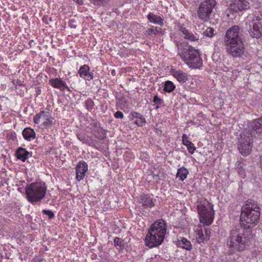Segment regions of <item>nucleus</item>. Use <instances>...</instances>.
I'll use <instances>...</instances> for the list:
<instances>
[{"label": "nucleus", "instance_id": "1", "mask_svg": "<svg viewBox=\"0 0 262 262\" xmlns=\"http://www.w3.org/2000/svg\"><path fill=\"white\" fill-rule=\"evenodd\" d=\"M242 227H235L229 233L226 240L227 247L232 252L243 251L251 244L252 235L250 231H244Z\"/></svg>", "mask_w": 262, "mask_h": 262}, {"label": "nucleus", "instance_id": "2", "mask_svg": "<svg viewBox=\"0 0 262 262\" xmlns=\"http://www.w3.org/2000/svg\"><path fill=\"white\" fill-rule=\"evenodd\" d=\"M260 208L257 202L253 200H248L243 207L241 214V227L249 229L256 226L259 220Z\"/></svg>", "mask_w": 262, "mask_h": 262}, {"label": "nucleus", "instance_id": "3", "mask_svg": "<svg viewBox=\"0 0 262 262\" xmlns=\"http://www.w3.org/2000/svg\"><path fill=\"white\" fill-rule=\"evenodd\" d=\"M166 231L165 221L163 220L156 221L148 230L145 239V245L149 248L160 245L163 241Z\"/></svg>", "mask_w": 262, "mask_h": 262}, {"label": "nucleus", "instance_id": "4", "mask_svg": "<svg viewBox=\"0 0 262 262\" xmlns=\"http://www.w3.org/2000/svg\"><path fill=\"white\" fill-rule=\"evenodd\" d=\"M178 54L185 63L191 68H199L202 60L196 50L187 43L178 45Z\"/></svg>", "mask_w": 262, "mask_h": 262}, {"label": "nucleus", "instance_id": "5", "mask_svg": "<svg viewBox=\"0 0 262 262\" xmlns=\"http://www.w3.org/2000/svg\"><path fill=\"white\" fill-rule=\"evenodd\" d=\"M47 192V186L43 182H35L30 184L26 188L27 198L32 204L40 202Z\"/></svg>", "mask_w": 262, "mask_h": 262}, {"label": "nucleus", "instance_id": "6", "mask_svg": "<svg viewBox=\"0 0 262 262\" xmlns=\"http://www.w3.org/2000/svg\"><path fill=\"white\" fill-rule=\"evenodd\" d=\"M198 211L200 222L207 225H210L213 220L214 211L213 206L205 199H201L198 205Z\"/></svg>", "mask_w": 262, "mask_h": 262}, {"label": "nucleus", "instance_id": "7", "mask_svg": "<svg viewBox=\"0 0 262 262\" xmlns=\"http://www.w3.org/2000/svg\"><path fill=\"white\" fill-rule=\"evenodd\" d=\"M253 135L249 129L244 130L238 139V148L241 154L245 156L250 154L252 147Z\"/></svg>", "mask_w": 262, "mask_h": 262}, {"label": "nucleus", "instance_id": "8", "mask_svg": "<svg viewBox=\"0 0 262 262\" xmlns=\"http://www.w3.org/2000/svg\"><path fill=\"white\" fill-rule=\"evenodd\" d=\"M215 0H205L202 2L198 9L197 13L200 19L207 21L210 17L213 8L216 5Z\"/></svg>", "mask_w": 262, "mask_h": 262}, {"label": "nucleus", "instance_id": "9", "mask_svg": "<svg viewBox=\"0 0 262 262\" xmlns=\"http://www.w3.org/2000/svg\"><path fill=\"white\" fill-rule=\"evenodd\" d=\"M226 51L228 54L235 58H245L247 57L244 44L243 41L226 45Z\"/></svg>", "mask_w": 262, "mask_h": 262}, {"label": "nucleus", "instance_id": "10", "mask_svg": "<svg viewBox=\"0 0 262 262\" xmlns=\"http://www.w3.org/2000/svg\"><path fill=\"white\" fill-rule=\"evenodd\" d=\"M240 28L238 26H234L226 31L224 43L226 45L235 42V41H242L241 37Z\"/></svg>", "mask_w": 262, "mask_h": 262}, {"label": "nucleus", "instance_id": "11", "mask_svg": "<svg viewBox=\"0 0 262 262\" xmlns=\"http://www.w3.org/2000/svg\"><path fill=\"white\" fill-rule=\"evenodd\" d=\"M40 119L42 121L43 126L46 128L51 126L55 122L54 118L49 111H42L37 114L34 116L33 121L35 123L38 124Z\"/></svg>", "mask_w": 262, "mask_h": 262}, {"label": "nucleus", "instance_id": "12", "mask_svg": "<svg viewBox=\"0 0 262 262\" xmlns=\"http://www.w3.org/2000/svg\"><path fill=\"white\" fill-rule=\"evenodd\" d=\"M252 23V27L249 29V33L251 37L259 38L262 36V15L255 16Z\"/></svg>", "mask_w": 262, "mask_h": 262}, {"label": "nucleus", "instance_id": "13", "mask_svg": "<svg viewBox=\"0 0 262 262\" xmlns=\"http://www.w3.org/2000/svg\"><path fill=\"white\" fill-rule=\"evenodd\" d=\"M230 7L235 12H238L248 9L250 7V4L246 0H234L230 4Z\"/></svg>", "mask_w": 262, "mask_h": 262}, {"label": "nucleus", "instance_id": "14", "mask_svg": "<svg viewBox=\"0 0 262 262\" xmlns=\"http://www.w3.org/2000/svg\"><path fill=\"white\" fill-rule=\"evenodd\" d=\"M88 171V165L84 162H80L76 167V179L80 181L83 179Z\"/></svg>", "mask_w": 262, "mask_h": 262}, {"label": "nucleus", "instance_id": "15", "mask_svg": "<svg viewBox=\"0 0 262 262\" xmlns=\"http://www.w3.org/2000/svg\"><path fill=\"white\" fill-rule=\"evenodd\" d=\"M80 76L86 80L90 81L93 78V74L90 73V68L88 65L81 66L78 70Z\"/></svg>", "mask_w": 262, "mask_h": 262}, {"label": "nucleus", "instance_id": "16", "mask_svg": "<svg viewBox=\"0 0 262 262\" xmlns=\"http://www.w3.org/2000/svg\"><path fill=\"white\" fill-rule=\"evenodd\" d=\"M180 31L184 35V38L190 41H195L199 40V36L196 34H194L191 31L187 29L186 28L181 27L180 29Z\"/></svg>", "mask_w": 262, "mask_h": 262}, {"label": "nucleus", "instance_id": "17", "mask_svg": "<svg viewBox=\"0 0 262 262\" xmlns=\"http://www.w3.org/2000/svg\"><path fill=\"white\" fill-rule=\"evenodd\" d=\"M139 201L145 208L148 207L151 208L154 206L152 198L147 194H142L139 197Z\"/></svg>", "mask_w": 262, "mask_h": 262}, {"label": "nucleus", "instance_id": "18", "mask_svg": "<svg viewBox=\"0 0 262 262\" xmlns=\"http://www.w3.org/2000/svg\"><path fill=\"white\" fill-rule=\"evenodd\" d=\"M49 83L55 88L59 89L61 90H64L66 89L70 91L69 87L67 86L66 83L60 79H51L49 80Z\"/></svg>", "mask_w": 262, "mask_h": 262}, {"label": "nucleus", "instance_id": "19", "mask_svg": "<svg viewBox=\"0 0 262 262\" xmlns=\"http://www.w3.org/2000/svg\"><path fill=\"white\" fill-rule=\"evenodd\" d=\"M164 33V31L161 28L152 26V27L147 29L144 34L146 36H148L152 35H163Z\"/></svg>", "mask_w": 262, "mask_h": 262}, {"label": "nucleus", "instance_id": "20", "mask_svg": "<svg viewBox=\"0 0 262 262\" xmlns=\"http://www.w3.org/2000/svg\"><path fill=\"white\" fill-rule=\"evenodd\" d=\"M250 126L256 133H262V116L251 122L250 123Z\"/></svg>", "mask_w": 262, "mask_h": 262}, {"label": "nucleus", "instance_id": "21", "mask_svg": "<svg viewBox=\"0 0 262 262\" xmlns=\"http://www.w3.org/2000/svg\"><path fill=\"white\" fill-rule=\"evenodd\" d=\"M147 17L148 20L153 24L159 25L161 26L164 25L163 19L160 16L157 15L152 13H149Z\"/></svg>", "mask_w": 262, "mask_h": 262}, {"label": "nucleus", "instance_id": "22", "mask_svg": "<svg viewBox=\"0 0 262 262\" xmlns=\"http://www.w3.org/2000/svg\"><path fill=\"white\" fill-rule=\"evenodd\" d=\"M188 136L184 134L182 136L183 144L187 147V150L191 154H193L196 149L194 144L188 140Z\"/></svg>", "mask_w": 262, "mask_h": 262}, {"label": "nucleus", "instance_id": "23", "mask_svg": "<svg viewBox=\"0 0 262 262\" xmlns=\"http://www.w3.org/2000/svg\"><path fill=\"white\" fill-rule=\"evenodd\" d=\"M172 75L180 82L184 83L188 79L187 75L184 72L180 70L172 71Z\"/></svg>", "mask_w": 262, "mask_h": 262}, {"label": "nucleus", "instance_id": "24", "mask_svg": "<svg viewBox=\"0 0 262 262\" xmlns=\"http://www.w3.org/2000/svg\"><path fill=\"white\" fill-rule=\"evenodd\" d=\"M22 134L24 139L28 141L34 139L36 137L34 130L30 127L25 128Z\"/></svg>", "mask_w": 262, "mask_h": 262}, {"label": "nucleus", "instance_id": "25", "mask_svg": "<svg viewBox=\"0 0 262 262\" xmlns=\"http://www.w3.org/2000/svg\"><path fill=\"white\" fill-rule=\"evenodd\" d=\"M29 155V152L25 148L19 147L16 151V155L18 159L25 161Z\"/></svg>", "mask_w": 262, "mask_h": 262}, {"label": "nucleus", "instance_id": "26", "mask_svg": "<svg viewBox=\"0 0 262 262\" xmlns=\"http://www.w3.org/2000/svg\"><path fill=\"white\" fill-rule=\"evenodd\" d=\"M188 173V169L184 167H182L178 169L177 178H179L180 180L183 181L187 178Z\"/></svg>", "mask_w": 262, "mask_h": 262}, {"label": "nucleus", "instance_id": "27", "mask_svg": "<svg viewBox=\"0 0 262 262\" xmlns=\"http://www.w3.org/2000/svg\"><path fill=\"white\" fill-rule=\"evenodd\" d=\"M179 244L183 249H185L187 250H190L191 249V244L190 242L184 237L182 238L181 240L179 241Z\"/></svg>", "mask_w": 262, "mask_h": 262}, {"label": "nucleus", "instance_id": "28", "mask_svg": "<svg viewBox=\"0 0 262 262\" xmlns=\"http://www.w3.org/2000/svg\"><path fill=\"white\" fill-rule=\"evenodd\" d=\"M136 116H134L137 119L135 122L136 124L138 126H143L146 122L145 119L143 117L142 115H140L139 113H136Z\"/></svg>", "mask_w": 262, "mask_h": 262}, {"label": "nucleus", "instance_id": "29", "mask_svg": "<svg viewBox=\"0 0 262 262\" xmlns=\"http://www.w3.org/2000/svg\"><path fill=\"white\" fill-rule=\"evenodd\" d=\"M174 88H175V85L171 81H166L165 82L164 90L165 92L170 93L174 89Z\"/></svg>", "mask_w": 262, "mask_h": 262}, {"label": "nucleus", "instance_id": "30", "mask_svg": "<svg viewBox=\"0 0 262 262\" xmlns=\"http://www.w3.org/2000/svg\"><path fill=\"white\" fill-rule=\"evenodd\" d=\"M214 30L211 27H207V29L203 32V34L209 37H212L214 35Z\"/></svg>", "mask_w": 262, "mask_h": 262}, {"label": "nucleus", "instance_id": "31", "mask_svg": "<svg viewBox=\"0 0 262 262\" xmlns=\"http://www.w3.org/2000/svg\"><path fill=\"white\" fill-rule=\"evenodd\" d=\"M85 105L87 110L91 111L94 106V102L91 99H89L85 102Z\"/></svg>", "mask_w": 262, "mask_h": 262}, {"label": "nucleus", "instance_id": "32", "mask_svg": "<svg viewBox=\"0 0 262 262\" xmlns=\"http://www.w3.org/2000/svg\"><path fill=\"white\" fill-rule=\"evenodd\" d=\"M92 3L94 5L98 6H104L110 0H90Z\"/></svg>", "mask_w": 262, "mask_h": 262}, {"label": "nucleus", "instance_id": "33", "mask_svg": "<svg viewBox=\"0 0 262 262\" xmlns=\"http://www.w3.org/2000/svg\"><path fill=\"white\" fill-rule=\"evenodd\" d=\"M122 240L119 237H115L114 239V243L115 247L117 249H121L122 247Z\"/></svg>", "mask_w": 262, "mask_h": 262}, {"label": "nucleus", "instance_id": "34", "mask_svg": "<svg viewBox=\"0 0 262 262\" xmlns=\"http://www.w3.org/2000/svg\"><path fill=\"white\" fill-rule=\"evenodd\" d=\"M196 238L199 240V242H203L205 239L202 230H199L196 234Z\"/></svg>", "mask_w": 262, "mask_h": 262}, {"label": "nucleus", "instance_id": "35", "mask_svg": "<svg viewBox=\"0 0 262 262\" xmlns=\"http://www.w3.org/2000/svg\"><path fill=\"white\" fill-rule=\"evenodd\" d=\"M153 101L157 105H162L163 104V100L160 98L158 95H156L154 97Z\"/></svg>", "mask_w": 262, "mask_h": 262}, {"label": "nucleus", "instance_id": "36", "mask_svg": "<svg viewBox=\"0 0 262 262\" xmlns=\"http://www.w3.org/2000/svg\"><path fill=\"white\" fill-rule=\"evenodd\" d=\"M42 212L45 214L48 215L50 219L53 218L54 216V213L51 210H43Z\"/></svg>", "mask_w": 262, "mask_h": 262}, {"label": "nucleus", "instance_id": "37", "mask_svg": "<svg viewBox=\"0 0 262 262\" xmlns=\"http://www.w3.org/2000/svg\"><path fill=\"white\" fill-rule=\"evenodd\" d=\"M238 172L239 174L242 177L245 178L246 176V172L241 167H238Z\"/></svg>", "mask_w": 262, "mask_h": 262}, {"label": "nucleus", "instance_id": "38", "mask_svg": "<svg viewBox=\"0 0 262 262\" xmlns=\"http://www.w3.org/2000/svg\"><path fill=\"white\" fill-rule=\"evenodd\" d=\"M123 114L120 111H117L115 114V117L117 119H122L123 118Z\"/></svg>", "mask_w": 262, "mask_h": 262}, {"label": "nucleus", "instance_id": "39", "mask_svg": "<svg viewBox=\"0 0 262 262\" xmlns=\"http://www.w3.org/2000/svg\"><path fill=\"white\" fill-rule=\"evenodd\" d=\"M48 19H49L50 21L52 20L51 17H48V16H43L42 18V20H43V22H45V23L48 24H49Z\"/></svg>", "mask_w": 262, "mask_h": 262}, {"label": "nucleus", "instance_id": "40", "mask_svg": "<svg viewBox=\"0 0 262 262\" xmlns=\"http://www.w3.org/2000/svg\"><path fill=\"white\" fill-rule=\"evenodd\" d=\"M42 260V259H39L38 258H34L32 259L31 262H41Z\"/></svg>", "mask_w": 262, "mask_h": 262}, {"label": "nucleus", "instance_id": "41", "mask_svg": "<svg viewBox=\"0 0 262 262\" xmlns=\"http://www.w3.org/2000/svg\"><path fill=\"white\" fill-rule=\"evenodd\" d=\"M257 262H262V255L258 257Z\"/></svg>", "mask_w": 262, "mask_h": 262}, {"label": "nucleus", "instance_id": "42", "mask_svg": "<svg viewBox=\"0 0 262 262\" xmlns=\"http://www.w3.org/2000/svg\"><path fill=\"white\" fill-rule=\"evenodd\" d=\"M74 2H76L78 4H82V0H73Z\"/></svg>", "mask_w": 262, "mask_h": 262}, {"label": "nucleus", "instance_id": "43", "mask_svg": "<svg viewBox=\"0 0 262 262\" xmlns=\"http://www.w3.org/2000/svg\"><path fill=\"white\" fill-rule=\"evenodd\" d=\"M78 137L79 140H83V138L82 137H80V135H78Z\"/></svg>", "mask_w": 262, "mask_h": 262}, {"label": "nucleus", "instance_id": "44", "mask_svg": "<svg viewBox=\"0 0 262 262\" xmlns=\"http://www.w3.org/2000/svg\"><path fill=\"white\" fill-rule=\"evenodd\" d=\"M161 105H157V106L156 107V109H158Z\"/></svg>", "mask_w": 262, "mask_h": 262}, {"label": "nucleus", "instance_id": "45", "mask_svg": "<svg viewBox=\"0 0 262 262\" xmlns=\"http://www.w3.org/2000/svg\"><path fill=\"white\" fill-rule=\"evenodd\" d=\"M260 165L262 167V156L260 157Z\"/></svg>", "mask_w": 262, "mask_h": 262}]
</instances>
